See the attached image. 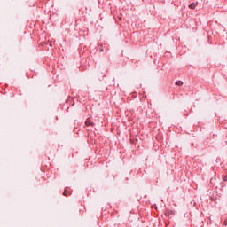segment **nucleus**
<instances>
[{
    "mask_svg": "<svg viewBox=\"0 0 227 227\" xmlns=\"http://www.w3.org/2000/svg\"><path fill=\"white\" fill-rule=\"evenodd\" d=\"M85 125L86 127H93V122H91V119L88 118L86 121H85Z\"/></svg>",
    "mask_w": 227,
    "mask_h": 227,
    "instance_id": "f257e3e1",
    "label": "nucleus"
},
{
    "mask_svg": "<svg viewBox=\"0 0 227 227\" xmlns=\"http://www.w3.org/2000/svg\"><path fill=\"white\" fill-rule=\"evenodd\" d=\"M189 8H190L191 10H195V9H196V4H195V3L191 4L189 5Z\"/></svg>",
    "mask_w": 227,
    "mask_h": 227,
    "instance_id": "f03ea898",
    "label": "nucleus"
},
{
    "mask_svg": "<svg viewBox=\"0 0 227 227\" xmlns=\"http://www.w3.org/2000/svg\"><path fill=\"white\" fill-rule=\"evenodd\" d=\"M176 86H184V82H182V81H176Z\"/></svg>",
    "mask_w": 227,
    "mask_h": 227,
    "instance_id": "7ed1b4c3",
    "label": "nucleus"
},
{
    "mask_svg": "<svg viewBox=\"0 0 227 227\" xmlns=\"http://www.w3.org/2000/svg\"><path fill=\"white\" fill-rule=\"evenodd\" d=\"M224 226H227V219L223 223Z\"/></svg>",
    "mask_w": 227,
    "mask_h": 227,
    "instance_id": "20e7f679",
    "label": "nucleus"
}]
</instances>
